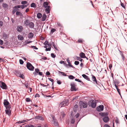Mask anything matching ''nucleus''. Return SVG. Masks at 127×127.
Wrapping results in <instances>:
<instances>
[{"mask_svg":"<svg viewBox=\"0 0 127 127\" xmlns=\"http://www.w3.org/2000/svg\"><path fill=\"white\" fill-rule=\"evenodd\" d=\"M68 76L69 78L70 79H73L75 78V77L72 75H69Z\"/></svg>","mask_w":127,"mask_h":127,"instance_id":"29","label":"nucleus"},{"mask_svg":"<svg viewBox=\"0 0 127 127\" xmlns=\"http://www.w3.org/2000/svg\"><path fill=\"white\" fill-rule=\"evenodd\" d=\"M37 16L38 19H40L42 16V15L41 13H38L37 14Z\"/></svg>","mask_w":127,"mask_h":127,"instance_id":"27","label":"nucleus"},{"mask_svg":"<svg viewBox=\"0 0 127 127\" xmlns=\"http://www.w3.org/2000/svg\"><path fill=\"white\" fill-rule=\"evenodd\" d=\"M14 8H20V5H17L14 7Z\"/></svg>","mask_w":127,"mask_h":127,"instance_id":"51","label":"nucleus"},{"mask_svg":"<svg viewBox=\"0 0 127 127\" xmlns=\"http://www.w3.org/2000/svg\"><path fill=\"white\" fill-rule=\"evenodd\" d=\"M6 109L5 110V113L9 116L11 113V110L10 109L11 108V106L10 105H8L7 107H6Z\"/></svg>","mask_w":127,"mask_h":127,"instance_id":"2","label":"nucleus"},{"mask_svg":"<svg viewBox=\"0 0 127 127\" xmlns=\"http://www.w3.org/2000/svg\"><path fill=\"white\" fill-rule=\"evenodd\" d=\"M82 77L84 78L85 79H86L87 80L89 81L90 79L88 76H87L85 74H83L82 75Z\"/></svg>","mask_w":127,"mask_h":127,"instance_id":"16","label":"nucleus"},{"mask_svg":"<svg viewBox=\"0 0 127 127\" xmlns=\"http://www.w3.org/2000/svg\"><path fill=\"white\" fill-rule=\"evenodd\" d=\"M92 75V79L93 82L94 83H95L96 84H97V80H96L95 77V76Z\"/></svg>","mask_w":127,"mask_h":127,"instance_id":"13","label":"nucleus"},{"mask_svg":"<svg viewBox=\"0 0 127 127\" xmlns=\"http://www.w3.org/2000/svg\"><path fill=\"white\" fill-rule=\"evenodd\" d=\"M122 57V60L123 61H124L125 60V57L124 55H122V56H121Z\"/></svg>","mask_w":127,"mask_h":127,"instance_id":"53","label":"nucleus"},{"mask_svg":"<svg viewBox=\"0 0 127 127\" xmlns=\"http://www.w3.org/2000/svg\"><path fill=\"white\" fill-rule=\"evenodd\" d=\"M33 36V33L32 32H30L28 35V37L29 38H32Z\"/></svg>","mask_w":127,"mask_h":127,"instance_id":"23","label":"nucleus"},{"mask_svg":"<svg viewBox=\"0 0 127 127\" xmlns=\"http://www.w3.org/2000/svg\"><path fill=\"white\" fill-rule=\"evenodd\" d=\"M78 107V106L76 104L74 106L73 108V110L74 112H76L77 111Z\"/></svg>","mask_w":127,"mask_h":127,"instance_id":"21","label":"nucleus"},{"mask_svg":"<svg viewBox=\"0 0 127 127\" xmlns=\"http://www.w3.org/2000/svg\"><path fill=\"white\" fill-rule=\"evenodd\" d=\"M104 127H110V126L108 125L105 124L104 126Z\"/></svg>","mask_w":127,"mask_h":127,"instance_id":"64","label":"nucleus"},{"mask_svg":"<svg viewBox=\"0 0 127 127\" xmlns=\"http://www.w3.org/2000/svg\"><path fill=\"white\" fill-rule=\"evenodd\" d=\"M46 15L45 14H44L42 18V21H44L46 18Z\"/></svg>","mask_w":127,"mask_h":127,"instance_id":"17","label":"nucleus"},{"mask_svg":"<svg viewBox=\"0 0 127 127\" xmlns=\"http://www.w3.org/2000/svg\"><path fill=\"white\" fill-rule=\"evenodd\" d=\"M109 120V118L108 117H104L103 118V121L105 123H107L108 121Z\"/></svg>","mask_w":127,"mask_h":127,"instance_id":"12","label":"nucleus"},{"mask_svg":"<svg viewBox=\"0 0 127 127\" xmlns=\"http://www.w3.org/2000/svg\"><path fill=\"white\" fill-rule=\"evenodd\" d=\"M18 10V9H13L12 10V13L13 14H14L16 12L17 10Z\"/></svg>","mask_w":127,"mask_h":127,"instance_id":"43","label":"nucleus"},{"mask_svg":"<svg viewBox=\"0 0 127 127\" xmlns=\"http://www.w3.org/2000/svg\"><path fill=\"white\" fill-rule=\"evenodd\" d=\"M39 71V70L38 68H35V71L36 72L37 74H38Z\"/></svg>","mask_w":127,"mask_h":127,"instance_id":"48","label":"nucleus"},{"mask_svg":"<svg viewBox=\"0 0 127 127\" xmlns=\"http://www.w3.org/2000/svg\"><path fill=\"white\" fill-rule=\"evenodd\" d=\"M23 29V27L22 26H17V31L19 32H21Z\"/></svg>","mask_w":127,"mask_h":127,"instance_id":"8","label":"nucleus"},{"mask_svg":"<svg viewBox=\"0 0 127 127\" xmlns=\"http://www.w3.org/2000/svg\"><path fill=\"white\" fill-rule=\"evenodd\" d=\"M56 30V29H52L51 30V32L52 33H53Z\"/></svg>","mask_w":127,"mask_h":127,"instance_id":"44","label":"nucleus"},{"mask_svg":"<svg viewBox=\"0 0 127 127\" xmlns=\"http://www.w3.org/2000/svg\"><path fill=\"white\" fill-rule=\"evenodd\" d=\"M19 62L20 64H23L24 63L23 61L21 59H20L19 60Z\"/></svg>","mask_w":127,"mask_h":127,"instance_id":"46","label":"nucleus"},{"mask_svg":"<svg viewBox=\"0 0 127 127\" xmlns=\"http://www.w3.org/2000/svg\"><path fill=\"white\" fill-rule=\"evenodd\" d=\"M31 28H33L34 27V24L32 22H30L28 25Z\"/></svg>","mask_w":127,"mask_h":127,"instance_id":"14","label":"nucleus"},{"mask_svg":"<svg viewBox=\"0 0 127 127\" xmlns=\"http://www.w3.org/2000/svg\"><path fill=\"white\" fill-rule=\"evenodd\" d=\"M16 13L17 15H22V13L19 11H17Z\"/></svg>","mask_w":127,"mask_h":127,"instance_id":"34","label":"nucleus"},{"mask_svg":"<svg viewBox=\"0 0 127 127\" xmlns=\"http://www.w3.org/2000/svg\"><path fill=\"white\" fill-rule=\"evenodd\" d=\"M0 87L3 89H7V86L6 84L4 82H2L1 83V85Z\"/></svg>","mask_w":127,"mask_h":127,"instance_id":"9","label":"nucleus"},{"mask_svg":"<svg viewBox=\"0 0 127 127\" xmlns=\"http://www.w3.org/2000/svg\"><path fill=\"white\" fill-rule=\"evenodd\" d=\"M104 106L103 105H100L98 107H97L96 110L97 111L100 112L101 111H103V110Z\"/></svg>","mask_w":127,"mask_h":127,"instance_id":"7","label":"nucleus"},{"mask_svg":"<svg viewBox=\"0 0 127 127\" xmlns=\"http://www.w3.org/2000/svg\"><path fill=\"white\" fill-rule=\"evenodd\" d=\"M28 3V2L26 1H23L21 2V3L22 4H26Z\"/></svg>","mask_w":127,"mask_h":127,"instance_id":"39","label":"nucleus"},{"mask_svg":"<svg viewBox=\"0 0 127 127\" xmlns=\"http://www.w3.org/2000/svg\"><path fill=\"white\" fill-rule=\"evenodd\" d=\"M57 83L59 84H60L61 83V82L60 80H57Z\"/></svg>","mask_w":127,"mask_h":127,"instance_id":"62","label":"nucleus"},{"mask_svg":"<svg viewBox=\"0 0 127 127\" xmlns=\"http://www.w3.org/2000/svg\"><path fill=\"white\" fill-rule=\"evenodd\" d=\"M3 41L0 39V44L1 45H2L3 44Z\"/></svg>","mask_w":127,"mask_h":127,"instance_id":"57","label":"nucleus"},{"mask_svg":"<svg viewBox=\"0 0 127 127\" xmlns=\"http://www.w3.org/2000/svg\"><path fill=\"white\" fill-rule=\"evenodd\" d=\"M59 73H61L62 75L63 76H66V75L65 73L64 72H62L60 71H59Z\"/></svg>","mask_w":127,"mask_h":127,"instance_id":"32","label":"nucleus"},{"mask_svg":"<svg viewBox=\"0 0 127 127\" xmlns=\"http://www.w3.org/2000/svg\"><path fill=\"white\" fill-rule=\"evenodd\" d=\"M38 73L40 75L42 76V72H39Z\"/></svg>","mask_w":127,"mask_h":127,"instance_id":"63","label":"nucleus"},{"mask_svg":"<svg viewBox=\"0 0 127 127\" xmlns=\"http://www.w3.org/2000/svg\"><path fill=\"white\" fill-rule=\"evenodd\" d=\"M26 100L27 102H29L30 101V100L29 98H27L26 99Z\"/></svg>","mask_w":127,"mask_h":127,"instance_id":"49","label":"nucleus"},{"mask_svg":"<svg viewBox=\"0 0 127 127\" xmlns=\"http://www.w3.org/2000/svg\"><path fill=\"white\" fill-rule=\"evenodd\" d=\"M31 47L32 48L35 49H37L38 48L35 46H32Z\"/></svg>","mask_w":127,"mask_h":127,"instance_id":"56","label":"nucleus"},{"mask_svg":"<svg viewBox=\"0 0 127 127\" xmlns=\"http://www.w3.org/2000/svg\"><path fill=\"white\" fill-rule=\"evenodd\" d=\"M88 105L90 106H91L93 108L95 107L96 105V100H95L91 101H89L88 102Z\"/></svg>","mask_w":127,"mask_h":127,"instance_id":"1","label":"nucleus"},{"mask_svg":"<svg viewBox=\"0 0 127 127\" xmlns=\"http://www.w3.org/2000/svg\"><path fill=\"white\" fill-rule=\"evenodd\" d=\"M33 74L35 76H36L38 74H37V73L35 71L34 72H33Z\"/></svg>","mask_w":127,"mask_h":127,"instance_id":"61","label":"nucleus"},{"mask_svg":"<svg viewBox=\"0 0 127 127\" xmlns=\"http://www.w3.org/2000/svg\"><path fill=\"white\" fill-rule=\"evenodd\" d=\"M48 79L50 81H51L52 82V85H53L54 84V80L51 78H49Z\"/></svg>","mask_w":127,"mask_h":127,"instance_id":"36","label":"nucleus"},{"mask_svg":"<svg viewBox=\"0 0 127 127\" xmlns=\"http://www.w3.org/2000/svg\"><path fill=\"white\" fill-rule=\"evenodd\" d=\"M75 80L79 82H82V81L80 80L79 79H75Z\"/></svg>","mask_w":127,"mask_h":127,"instance_id":"47","label":"nucleus"},{"mask_svg":"<svg viewBox=\"0 0 127 127\" xmlns=\"http://www.w3.org/2000/svg\"><path fill=\"white\" fill-rule=\"evenodd\" d=\"M68 104V102L66 101H63L61 103L59 104V106L62 107L66 105H67Z\"/></svg>","mask_w":127,"mask_h":127,"instance_id":"6","label":"nucleus"},{"mask_svg":"<svg viewBox=\"0 0 127 127\" xmlns=\"http://www.w3.org/2000/svg\"><path fill=\"white\" fill-rule=\"evenodd\" d=\"M46 75H50V73L49 71H47L46 72Z\"/></svg>","mask_w":127,"mask_h":127,"instance_id":"58","label":"nucleus"},{"mask_svg":"<svg viewBox=\"0 0 127 127\" xmlns=\"http://www.w3.org/2000/svg\"><path fill=\"white\" fill-rule=\"evenodd\" d=\"M30 22L28 19L26 20L24 22L25 25L26 26H28L29 25Z\"/></svg>","mask_w":127,"mask_h":127,"instance_id":"18","label":"nucleus"},{"mask_svg":"<svg viewBox=\"0 0 127 127\" xmlns=\"http://www.w3.org/2000/svg\"><path fill=\"white\" fill-rule=\"evenodd\" d=\"M52 123L56 126H58V123L57 120H55L54 118H53V120L52 121Z\"/></svg>","mask_w":127,"mask_h":127,"instance_id":"10","label":"nucleus"},{"mask_svg":"<svg viewBox=\"0 0 127 127\" xmlns=\"http://www.w3.org/2000/svg\"><path fill=\"white\" fill-rule=\"evenodd\" d=\"M18 39L19 40H22L23 39V37L21 35H19L18 36Z\"/></svg>","mask_w":127,"mask_h":127,"instance_id":"20","label":"nucleus"},{"mask_svg":"<svg viewBox=\"0 0 127 127\" xmlns=\"http://www.w3.org/2000/svg\"><path fill=\"white\" fill-rule=\"evenodd\" d=\"M18 77H20L22 79H24L25 78V76L24 75H23V74H22L21 73Z\"/></svg>","mask_w":127,"mask_h":127,"instance_id":"35","label":"nucleus"},{"mask_svg":"<svg viewBox=\"0 0 127 127\" xmlns=\"http://www.w3.org/2000/svg\"><path fill=\"white\" fill-rule=\"evenodd\" d=\"M107 115L108 113H101L100 114V115L102 117H106V116Z\"/></svg>","mask_w":127,"mask_h":127,"instance_id":"19","label":"nucleus"},{"mask_svg":"<svg viewBox=\"0 0 127 127\" xmlns=\"http://www.w3.org/2000/svg\"><path fill=\"white\" fill-rule=\"evenodd\" d=\"M51 57L54 58L56 57V55L53 53H52L51 54Z\"/></svg>","mask_w":127,"mask_h":127,"instance_id":"40","label":"nucleus"},{"mask_svg":"<svg viewBox=\"0 0 127 127\" xmlns=\"http://www.w3.org/2000/svg\"><path fill=\"white\" fill-rule=\"evenodd\" d=\"M3 23L1 21H0V27H2L3 25Z\"/></svg>","mask_w":127,"mask_h":127,"instance_id":"52","label":"nucleus"},{"mask_svg":"<svg viewBox=\"0 0 127 127\" xmlns=\"http://www.w3.org/2000/svg\"><path fill=\"white\" fill-rule=\"evenodd\" d=\"M26 66L27 68L29 70L31 71H33L34 69V67L29 62L27 63Z\"/></svg>","mask_w":127,"mask_h":127,"instance_id":"5","label":"nucleus"},{"mask_svg":"<svg viewBox=\"0 0 127 127\" xmlns=\"http://www.w3.org/2000/svg\"><path fill=\"white\" fill-rule=\"evenodd\" d=\"M121 6L123 8H125V6L124 4L123 3L121 2Z\"/></svg>","mask_w":127,"mask_h":127,"instance_id":"59","label":"nucleus"},{"mask_svg":"<svg viewBox=\"0 0 127 127\" xmlns=\"http://www.w3.org/2000/svg\"><path fill=\"white\" fill-rule=\"evenodd\" d=\"M35 118L36 119H39L43 120V118L42 117L38 115L35 117Z\"/></svg>","mask_w":127,"mask_h":127,"instance_id":"15","label":"nucleus"},{"mask_svg":"<svg viewBox=\"0 0 127 127\" xmlns=\"http://www.w3.org/2000/svg\"><path fill=\"white\" fill-rule=\"evenodd\" d=\"M48 43V41H46L44 43V44L46 45H47V44Z\"/></svg>","mask_w":127,"mask_h":127,"instance_id":"54","label":"nucleus"},{"mask_svg":"<svg viewBox=\"0 0 127 127\" xmlns=\"http://www.w3.org/2000/svg\"><path fill=\"white\" fill-rule=\"evenodd\" d=\"M52 43H53V46L54 48L56 50H57V47L56 46L55 44L53 42H52Z\"/></svg>","mask_w":127,"mask_h":127,"instance_id":"38","label":"nucleus"},{"mask_svg":"<svg viewBox=\"0 0 127 127\" xmlns=\"http://www.w3.org/2000/svg\"><path fill=\"white\" fill-rule=\"evenodd\" d=\"M79 116V114L78 113H77L75 115V117L76 118H78Z\"/></svg>","mask_w":127,"mask_h":127,"instance_id":"55","label":"nucleus"},{"mask_svg":"<svg viewBox=\"0 0 127 127\" xmlns=\"http://www.w3.org/2000/svg\"><path fill=\"white\" fill-rule=\"evenodd\" d=\"M77 60L81 62H82L83 60L82 59L78 57H77Z\"/></svg>","mask_w":127,"mask_h":127,"instance_id":"37","label":"nucleus"},{"mask_svg":"<svg viewBox=\"0 0 127 127\" xmlns=\"http://www.w3.org/2000/svg\"><path fill=\"white\" fill-rule=\"evenodd\" d=\"M74 122H75V120L73 119H72L70 121L71 123L72 124H74Z\"/></svg>","mask_w":127,"mask_h":127,"instance_id":"50","label":"nucleus"},{"mask_svg":"<svg viewBox=\"0 0 127 127\" xmlns=\"http://www.w3.org/2000/svg\"><path fill=\"white\" fill-rule=\"evenodd\" d=\"M61 113V115L60 116V118L62 117V118H63L65 116V114H64L63 112H62Z\"/></svg>","mask_w":127,"mask_h":127,"instance_id":"33","label":"nucleus"},{"mask_svg":"<svg viewBox=\"0 0 127 127\" xmlns=\"http://www.w3.org/2000/svg\"><path fill=\"white\" fill-rule=\"evenodd\" d=\"M115 86L117 89V91L118 92V93L119 94L121 95V93L120 92V90L118 89V87H117V86L116 84L115 85Z\"/></svg>","mask_w":127,"mask_h":127,"instance_id":"28","label":"nucleus"},{"mask_svg":"<svg viewBox=\"0 0 127 127\" xmlns=\"http://www.w3.org/2000/svg\"><path fill=\"white\" fill-rule=\"evenodd\" d=\"M2 6L4 8H7L8 7V5L6 3H3Z\"/></svg>","mask_w":127,"mask_h":127,"instance_id":"31","label":"nucleus"},{"mask_svg":"<svg viewBox=\"0 0 127 127\" xmlns=\"http://www.w3.org/2000/svg\"><path fill=\"white\" fill-rule=\"evenodd\" d=\"M15 74L17 76L19 77L21 73L20 71L17 70L15 72Z\"/></svg>","mask_w":127,"mask_h":127,"instance_id":"26","label":"nucleus"},{"mask_svg":"<svg viewBox=\"0 0 127 127\" xmlns=\"http://www.w3.org/2000/svg\"><path fill=\"white\" fill-rule=\"evenodd\" d=\"M79 104L80 108H85L87 106V103L86 102L80 101L79 102Z\"/></svg>","mask_w":127,"mask_h":127,"instance_id":"4","label":"nucleus"},{"mask_svg":"<svg viewBox=\"0 0 127 127\" xmlns=\"http://www.w3.org/2000/svg\"><path fill=\"white\" fill-rule=\"evenodd\" d=\"M68 65L69 66H70L71 67H72V68H74V67L72 65L70 64H70H68Z\"/></svg>","mask_w":127,"mask_h":127,"instance_id":"60","label":"nucleus"},{"mask_svg":"<svg viewBox=\"0 0 127 127\" xmlns=\"http://www.w3.org/2000/svg\"><path fill=\"white\" fill-rule=\"evenodd\" d=\"M50 6H48L45 9L46 12L47 13H49L50 12Z\"/></svg>","mask_w":127,"mask_h":127,"instance_id":"22","label":"nucleus"},{"mask_svg":"<svg viewBox=\"0 0 127 127\" xmlns=\"http://www.w3.org/2000/svg\"><path fill=\"white\" fill-rule=\"evenodd\" d=\"M70 85L71 87L70 90L71 91H76L77 90V88L75 87L76 85L74 83H71Z\"/></svg>","mask_w":127,"mask_h":127,"instance_id":"3","label":"nucleus"},{"mask_svg":"<svg viewBox=\"0 0 127 127\" xmlns=\"http://www.w3.org/2000/svg\"><path fill=\"white\" fill-rule=\"evenodd\" d=\"M79 64V62L78 61H75L74 62V64L76 65H78Z\"/></svg>","mask_w":127,"mask_h":127,"instance_id":"42","label":"nucleus"},{"mask_svg":"<svg viewBox=\"0 0 127 127\" xmlns=\"http://www.w3.org/2000/svg\"><path fill=\"white\" fill-rule=\"evenodd\" d=\"M3 104L5 107L6 108V107H7L9 105V103L7 100L5 99L4 101Z\"/></svg>","mask_w":127,"mask_h":127,"instance_id":"11","label":"nucleus"},{"mask_svg":"<svg viewBox=\"0 0 127 127\" xmlns=\"http://www.w3.org/2000/svg\"><path fill=\"white\" fill-rule=\"evenodd\" d=\"M80 57L82 58H85V57H86L84 53L82 52L80 53Z\"/></svg>","mask_w":127,"mask_h":127,"instance_id":"25","label":"nucleus"},{"mask_svg":"<svg viewBox=\"0 0 127 127\" xmlns=\"http://www.w3.org/2000/svg\"><path fill=\"white\" fill-rule=\"evenodd\" d=\"M31 7H32L35 8L36 7V5L34 3H32L31 5Z\"/></svg>","mask_w":127,"mask_h":127,"instance_id":"30","label":"nucleus"},{"mask_svg":"<svg viewBox=\"0 0 127 127\" xmlns=\"http://www.w3.org/2000/svg\"><path fill=\"white\" fill-rule=\"evenodd\" d=\"M51 47H48V48H47L46 49L45 51H50L51 50Z\"/></svg>","mask_w":127,"mask_h":127,"instance_id":"45","label":"nucleus"},{"mask_svg":"<svg viewBox=\"0 0 127 127\" xmlns=\"http://www.w3.org/2000/svg\"><path fill=\"white\" fill-rule=\"evenodd\" d=\"M48 5V3L47 2H44L43 3V7L45 8H47V7Z\"/></svg>","mask_w":127,"mask_h":127,"instance_id":"24","label":"nucleus"},{"mask_svg":"<svg viewBox=\"0 0 127 127\" xmlns=\"http://www.w3.org/2000/svg\"><path fill=\"white\" fill-rule=\"evenodd\" d=\"M115 122L116 124L119 123V119L117 118H116V119L115 120Z\"/></svg>","mask_w":127,"mask_h":127,"instance_id":"41","label":"nucleus"}]
</instances>
